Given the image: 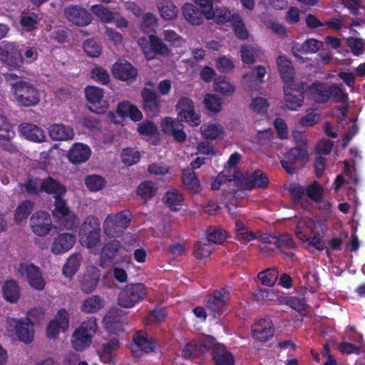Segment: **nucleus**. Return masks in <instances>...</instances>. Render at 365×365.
<instances>
[{"label":"nucleus","instance_id":"1","mask_svg":"<svg viewBox=\"0 0 365 365\" xmlns=\"http://www.w3.org/2000/svg\"><path fill=\"white\" fill-rule=\"evenodd\" d=\"M100 222L94 216H88L82 224L80 230V242L93 253L99 250Z\"/></svg>","mask_w":365,"mask_h":365},{"label":"nucleus","instance_id":"2","mask_svg":"<svg viewBox=\"0 0 365 365\" xmlns=\"http://www.w3.org/2000/svg\"><path fill=\"white\" fill-rule=\"evenodd\" d=\"M96 330L97 323L95 318L91 317L83 322L72 335L71 341L73 349L83 351L90 346Z\"/></svg>","mask_w":365,"mask_h":365},{"label":"nucleus","instance_id":"3","mask_svg":"<svg viewBox=\"0 0 365 365\" xmlns=\"http://www.w3.org/2000/svg\"><path fill=\"white\" fill-rule=\"evenodd\" d=\"M11 86L14 98L19 105L34 106L39 103L40 93L31 83L19 81L11 83Z\"/></svg>","mask_w":365,"mask_h":365},{"label":"nucleus","instance_id":"4","mask_svg":"<svg viewBox=\"0 0 365 365\" xmlns=\"http://www.w3.org/2000/svg\"><path fill=\"white\" fill-rule=\"evenodd\" d=\"M308 97L317 103L327 102L331 96L337 101H342L346 98V94L342 89L336 86L329 88L324 83H314L307 91Z\"/></svg>","mask_w":365,"mask_h":365},{"label":"nucleus","instance_id":"5","mask_svg":"<svg viewBox=\"0 0 365 365\" xmlns=\"http://www.w3.org/2000/svg\"><path fill=\"white\" fill-rule=\"evenodd\" d=\"M6 329L11 336H15L19 341L29 344L34 339V331L33 324L28 319H8Z\"/></svg>","mask_w":365,"mask_h":365},{"label":"nucleus","instance_id":"6","mask_svg":"<svg viewBox=\"0 0 365 365\" xmlns=\"http://www.w3.org/2000/svg\"><path fill=\"white\" fill-rule=\"evenodd\" d=\"M146 295L147 289L143 284H129L119 293L118 304L125 308H130L144 299Z\"/></svg>","mask_w":365,"mask_h":365},{"label":"nucleus","instance_id":"7","mask_svg":"<svg viewBox=\"0 0 365 365\" xmlns=\"http://www.w3.org/2000/svg\"><path fill=\"white\" fill-rule=\"evenodd\" d=\"M85 98L89 103L88 109L96 114H103L109 108V102L105 98L103 88L89 86L84 89Z\"/></svg>","mask_w":365,"mask_h":365},{"label":"nucleus","instance_id":"8","mask_svg":"<svg viewBox=\"0 0 365 365\" xmlns=\"http://www.w3.org/2000/svg\"><path fill=\"white\" fill-rule=\"evenodd\" d=\"M176 112L180 121L190 126H198L201 123L200 114L196 111L194 102L189 98H181L176 105Z\"/></svg>","mask_w":365,"mask_h":365},{"label":"nucleus","instance_id":"9","mask_svg":"<svg viewBox=\"0 0 365 365\" xmlns=\"http://www.w3.org/2000/svg\"><path fill=\"white\" fill-rule=\"evenodd\" d=\"M17 272L21 278L28 282L33 289L38 291L44 289L46 281L37 266L30 263H21L17 269Z\"/></svg>","mask_w":365,"mask_h":365},{"label":"nucleus","instance_id":"10","mask_svg":"<svg viewBox=\"0 0 365 365\" xmlns=\"http://www.w3.org/2000/svg\"><path fill=\"white\" fill-rule=\"evenodd\" d=\"M129 223L130 219L126 213H112L105 219L103 230L107 236L118 237L126 229Z\"/></svg>","mask_w":365,"mask_h":365},{"label":"nucleus","instance_id":"11","mask_svg":"<svg viewBox=\"0 0 365 365\" xmlns=\"http://www.w3.org/2000/svg\"><path fill=\"white\" fill-rule=\"evenodd\" d=\"M54 206L55 207L52 211L54 219L63 227L67 229L73 228L77 223V217L70 210L66 202L61 197L56 199Z\"/></svg>","mask_w":365,"mask_h":365},{"label":"nucleus","instance_id":"12","mask_svg":"<svg viewBox=\"0 0 365 365\" xmlns=\"http://www.w3.org/2000/svg\"><path fill=\"white\" fill-rule=\"evenodd\" d=\"M0 60L13 68H19L24 64L19 46L10 42L0 44Z\"/></svg>","mask_w":365,"mask_h":365},{"label":"nucleus","instance_id":"13","mask_svg":"<svg viewBox=\"0 0 365 365\" xmlns=\"http://www.w3.org/2000/svg\"><path fill=\"white\" fill-rule=\"evenodd\" d=\"M30 227L35 235L41 237L48 235L54 227L50 214L45 211L36 212L31 216Z\"/></svg>","mask_w":365,"mask_h":365},{"label":"nucleus","instance_id":"14","mask_svg":"<svg viewBox=\"0 0 365 365\" xmlns=\"http://www.w3.org/2000/svg\"><path fill=\"white\" fill-rule=\"evenodd\" d=\"M138 42L148 59L154 58L157 53L167 55L169 52L167 46L159 38L154 35L150 36L149 41L140 38Z\"/></svg>","mask_w":365,"mask_h":365},{"label":"nucleus","instance_id":"15","mask_svg":"<svg viewBox=\"0 0 365 365\" xmlns=\"http://www.w3.org/2000/svg\"><path fill=\"white\" fill-rule=\"evenodd\" d=\"M305 148L306 143L300 148L292 149L282 160V165L288 173L294 172L295 168L298 167L297 164L301 166L307 160V151Z\"/></svg>","mask_w":365,"mask_h":365},{"label":"nucleus","instance_id":"16","mask_svg":"<svg viewBox=\"0 0 365 365\" xmlns=\"http://www.w3.org/2000/svg\"><path fill=\"white\" fill-rule=\"evenodd\" d=\"M235 14L224 6L213 7V5L209 4L203 8L205 18L212 20L218 24H224L228 21L232 22Z\"/></svg>","mask_w":365,"mask_h":365},{"label":"nucleus","instance_id":"17","mask_svg":"<svg viewBox=\"0 0 365 365\" xmlns=\"http://www.w3.org/2000/svg\"><path fill=\"white\" fill-rule=\"evenodd\" d=\"M155 346V344L153 339L148 337L146 332L139 331L133 336L130 349L132 354L135 356H140L143 353L152 351L154 349Z\"/></svg>","mask_w":365,"mask_h":365},{"label":"nucleus","instance_id":"18","mask_svg":"<svg viewBox=\"0 0 365 365\" xmlns=\"http://www.w3.org/2000/svg\"><path fill=\"white\" fill-rule=\"evenodd\" d=\"M113 76L123 81L135 79L138 76L137 69L127 60L119 59L111 68Z\"/></svg>","mask_w":365,"mask_h":365},{"label":"nucleus","instance_id":"19","mask_svg":"<svg viewBox=\"0 0 365 365\" xmlns=\"http://www.w3.org/2000/svg\"><path fill=\"white\" fill-rule=\"evenodd\" d=\"M268 183L267 177L261 171L242 173L238 175V186L243 189L264 187Z\"/></svg>","mask_w":365,"mask_h":365},{"label":"nucleus","instance_id":"20","mask_svg":"<svg viewBox=\"0 0 365 365\" xmlns=\"http://www.w3.org/2000/svg\"><path fill=\"white\" fill-rule=\"evenodd\" d=\"M92 154L91 148L82 143H75L69 148L67 153L68 161L74 165L86 163L89 160Z\"/></svg>","mask_w":365,"mask_h":365},{"label":"nucleus","instance_id":"21","mask_svg":"<svg viewBox=\"0 0 365 365\" xmlns=\"http://www.w3.org/2000/svg\"><path fill=\"white\" fill-rule=\"evenodd\" d=\"M142 105L145 110L151 116L157 115L161 108V100L151 89L145 87L141 91Z\"/></svg>","mask_w":365,"mask_h":365},{"label":"nucleus","instance_id":"22","mask_svg":"<svg viewBox=\"0 0 365 365\" xmlns=\"http://www.w3.org/2000/svg\"><path fill=\"white\" fill-rule=\"evenodd\" d=\"M69 323L68 314L66 310H59L47 327L49 338H56L61 332H64Z\"/></svg>","mask_w":365,"mask_h":365},{"label":"nucleus","instance_id":"23","mask_svg":"<svg viewBox=\"0 0 365 365\" xmlns=\"http://www.w3.org/2000/svg\"><path fill=\"white\" fill-rule=\"evenodd\" d=\"M160 127L165 134L173 136L175 141L181 143L185 140L186 133L182 125L176 119L166 117L162 120Z\"/></svg>","mask_w":365,"mask_h":365},{"label":"nucleus","instance_id":"24","mask_svg":"<svg viewBox=\"0 0 365 365\" xmlns=\"http://www.w3.org/2000/svg\"><path fill=\"white\" fill-rule=\"evenodd\" d=\"M65 16L68 21L81 26H87L92 21L91 15L86 9L78 6L66 9Z\"/></svg>","mask_w":365,"mask_h":365},{"label":"nucleus","instance_id":"25","mask_svg":"<svg viewBox=\"0 0 365 365\" xmlns=\"http://www.w3.org/2000/svg\"><path fill=\"white\" fill-rule=\"evenodd\" d=\"M274 329L269 319H260L255 323L252 327V336L259 341H265L274 335Z\"/></svg>","mask_w":365,"mask_h":365},{"label":"nucleus","instance_id":"26","mask_svg":"<svg viewBox=\"0 0 365 365\" xmlns=\"http://www.w3.org/2000/svg\"><path fill=\"white\" fill-rule=\"evenodd\" d=\"M213 341L214 339L212 336H206L200 338L199 344H197L195 341L187 343L182 350V356L185 359L191 358L210 348Z\"/></svg>","mask_w":365,"mask_h":365},{"label":"nucleus","instance_id":"27","mask_svg":"<svg viewBox=\"0 0 365 365\" xmlns=\"http://www.w3.org/2000/svg\"><path fill=\"white\" fill-rule=\"evenodd\" d=\"M76 242L73 235L61 233L53 239L51 250L55 255H62L70 250Z\"/></svg>","mask_w":365,"mask_h":365},{"label":"nucleus","instance_id":"28","mask_svg":"<svg viewBox=\"0 0 365 365\" xmlns=\"http://www.w3.org/2000/svg\"><path fill=\"white\" fill-rule=\"evenodd\" d=\"M116 114L121 118H129L134 122L143 119V115L140 109L128 101H123L118 103L115 109Z\"/></svg>","mask_w":365,"mask_h":365},{"label":"nucleus","instance_id":"29","mask_svg":"<svg viewBox=\"0 0 365 365\" xmlns=\"http://www.w3.org/2000/svg\"><path fill=\"white\" fill-rule=\"evenodd\" d=\"M50 137L56 141H68L73 139L75 133L73 128L63 123H55L48 128Z\"/></svg>","mask_w":365,"mask_h":365},{"label":"nucleus","instance_id":"30","mask_svg":"<svg viewBox=\"0 0 365 365\" xmlns=\"http://www.w3.org/2000/svg\"><path fill=\"white\" fill-rule=\"evenodd\" d=\"M205 4H202L201 10H199L194 4L185 3L182 7V13L185 19L192 25H200L204 22L205 16L203 8Z\"/></svg>","mask_w":365,"mask_h":365},{"label":"nucleus","instance_id":"31","mask_svg":"<svg viewBox=\"0 0 365 365\" xmlns=\"http://www.w3.org/2000/svg\"><path fill=\"white\" fill-rule=\"evenodd\" d=\"M101 277L99 269L96 267H88L81 282L83 292L88 293L96 287Z\"/></svg>","mask_w":365,"mask_h":365},{"label":"nucleus","instance_id":"32","mask_svg":"<svg viewBox=\"0 0 365 365\" xmlns=\"http://www.w3.org/2000/svg\"><path fill=\"white\" fill-rule=\"evenodd\" d=\"M285 106L292 110H298L304 102L302 91L287 86L284 88Z\"/></svg>","mask_w":365,"mask_h":365},{"label":"nucleus","instance_id":"33","mask_svg":"<svg viewBox=\"0 0 365 365\" xmlns=\"http://www.w3.org/2000/svg\"><path fill=\"white\" fill-rule=\"evenodd\" d=\"M317 224L309 218L300 219L297 225L295 234L297 238L302 242H309L310 237L314 234Z\"/></svg>","mask_w":365,"mask_h":365},{"label":"nucleus","instance_id":"34","mask_svg":"<svg viewBox=\"0 0 365 365\" xmlns=\"http://www.w3.org/2000/svg\"><path fill=\"white\" fill-rule=\"evenodd\" d=\"M156 6L160 16L165 20H173L178 15V8L172 0H158Z\"/></svg>","mask_w":365,"mask_h":365},{"label":"nucleus","instance_id":"35","mask_svg":"<svg viewBox=\"0 0 365 365\" xmlns=\"http://www.w3.org/2000/svg\"><path fill=\"white\" fill-rule=\"evenodd\" d=\"M229 299V292L227 289L215 291L207 299L208 308L213 312H219Z\"/></svg>","mask_w":365,"mask_h":365},{"label":"nucleus","instance_id":"36","mask_svg":"<svg viewBox=\"0 0 365 365\" xmlns=\"http://www.w3.org/2000/svg\"><path fill=\"white\" fill-rule=\"evenodd\" d=\"M41 191L53 195L56 199L64 195L66 190L64 186L57 180L51 178H47L42 180L41 182Z\"/></svg>","mask_w":365,"mask_h":365},{"label":"nucleus","instance_id":"37","mask_svg":"<svg viewBox=\"0 0 365 365\" xmlns=\"http://www.w3.org/2000/svg\"><path fill=\"white\" fill-rule=\"evenodd\" d=\"M2 294L5 300L15 303L20 297L21 289L16 281L8 280L2 287Z\"/></svg>","mask_w":365,"mask_h":365},{"label":"nucleus","instance_id":"38","mask_svg":"<svg viewBox=\"0 0 365 365\" xmlns=\"http://www.w3.org/2000/svg\"><path fill=\"white\" fill-rule=\"evenodd\" d=\"M279 71L283 81L287 86H292L294 78V70L291 66L290 61L284 56H279L277 60Z\"/></svg>","mask_w":365,"mask_h":365},{"label":"nucleus","instance_id":"39","mask_svg":"<svg viewBox=\"0 0 365 365\" xmlns=\"http://www.w3.org/2000/svg\"><path fill=\"white\" fill-rule=\"evenodd\" d=\"M20 129L24 136L29 140L40 143L46 138L44 131L36 125L25 124Z\"/></svg>","mask_w":365,"mask_h":365},{"label":"nucleus","instance_id":"40","mask_svg":"<svg viewBox=\"0 0 365 365\" xmlns=\"http://www.w3.org/2000/svg\"><path fill=\"white\" fill-rule=\"evenodd\" d=\"M120 248L118 241L113 240L103 246L101 252L100 265L104 267L107 262L113 259Z\"/></svg>","mask_w":365,"mask_h":365},{"label":"nucleus","instance_id":"41","mask_svg":"<svg viewBox=\"0 0 365 365\" xmlns=\"http://www.w3.org/2000/svg\"><path fill=\"white\" fill-rule=\"evenodd\" d=\"M215 365H234L232 354L222 345L217 346L214 351Z\"/></svg>","mask_w":365,"mask_h":365},{"label":"nucleus","instance_id":"42","mask_svg":"<svg viewBox=\"0 0 365 365\" xmlns=\"http://www.w3.org/2000/svg\"><path fill=\"white\" fill-rule=\"evenodd\" d=\"M104 306L103 299L98 295H92L83 301L81 309L86 313H95L103 308Z\"/></svg>","mask_w":365,"mask_h":365},{"label":"nucleus","instance_id":"43","mask_svg":"<svg viewBox=\"0 0 365 365\" xmlns=\"http://www.w3.org/2000/svg\"><path fill=\"white\" fill-rule=\"evenodd\" d=\"M232 170L230 169H225L222 171L217 177L212 182V189L215 190L223 188L228 182L235 180L238 185V175H233L231 174Z\"/></svg>","mask_w":365,"mask_h":365},{"label":"nucleus","instance_id":"44","mask_svg":"<svg viewBox=\"0 0 365 365\" xmlns=\"http://www.w3.org/2000/svg\"><path fill=\"white\" fill-rule=\"evenodd\" d=\"M235 235L237 240L243 242H250L256 238V235L240 219L235 220Z\"/></svg>","mask_w":365,"mask_h":365},{"label":"nucleus","instance_id":"45","mask_svg":"<svg viewBox=\"0 0 365 365\" xmlns=\"http://www.w3.org/2000/svg\"><path fill=\"white\" fill-rule=\"evenodd\" d=\"M214 91L222 96H230L234 94L235 86L225 77H220L214 81Z\"/></svg>","mask_w":365,"mask_h":365},{"label":"nucleus","instance_id":"46","mask_svg":"<svg viewBox=\"0 0 365 365\" xmlns=\"http://www.w3.org/2000/svg\"><path fill=\"white\" fill-rule=\"evenodd\" d=\"M33 210L34 203L32 202L26 200L21 202L15 210L14 220L16 223L26 221Z\"/></svg>","mask_w":365,"mask_h":365},{"label":"nucleus","instance_id":"47","mask_svg":"<svg viewBox=\"0 0 365 365\" xmlns=\"http://www.w3.org/2000/svg\"><path fill=\"white\" fill-rule=\"evenodd\" d=\"M163 200L169 208L177 210L182 205L183 197L178 190H171L165 194Z\"/></svg>","mask_w":365,"mask_h":365},{"label":"nucleus","instance_id":"48","mask_svg":"<svg viewBox=\"0 0 365 365\" xmlns=\"http://www.w3.org/2000/svg\"><path fill=\"white\" fill-rule=\"evenodd\" d=\"M82 258L78 254L71 255L63 268V274L68 278H71L80 267Z\"/></svg>","mask_w":365,"mask_h":365},{"label":"nucleus","instance_id":"49","mask_svg":"<svg viewBox=\"0 0 365 365\" xmlns=\"http://www.w3.org/2000/svg\"><path fill=\"white\" fill-rule=\"evenodd\" d=\"M200 130L203 137L210 140L221 138L224 134L222 126L217 123L203 125Z\"/></svg>","mask_w":365,"mask_h":365},{"label":"nucleus","instance_id":"50","mask_svg":"<svg viewBox=\"0 0 365 365\" xmlns=\"http://www.w3.org/2000/svg\"><path fill=\"white\" fill-rule=\"evenodd\" d=\"M203 103L209 111L214 113L220 112L222 108V99L213 93L205 94Z\"/></svg>","mask_w":365,"mask_h":365},{"label":"nucleus","instance_id":"51","mask_svg":"<svg viewBox=\"0 0 365 365\" xmlns=\"http://www.w3.org/2000/svg\"><path fill=\"white\" fill-rule=\"evenodd\" d=\"M158 187L156 185L151 181H144L141 182L137 189V194L144 200H148L153 197L157 192Z\"/></svg>","mask_w":365,"mask_h":365},{"label":"nucleus","instance_id":"52","mask_svg":"<svg viewBox=\"0 0 365 365\" xmlns=\"http://www.w3.org/2000/svg\"><path fill=\"white\" fill-rule=\"evenodd\" d=\"M260 49L250 45H243L241 47L242 61L247 64L253 63L260 54Z\"/></svg>","mask_w":365,"mask_h":365},{"label":"nucleus","instance_id":"53","mask_svg":"<svg viewBox=\"0 0 365 365\" xmlns=\"http://www.w3.org/2000/svg\"><path fill=\"white\" fill-rule=\"evenodd\" d=\"M182 178L183 184L189 190L195 193L200 192V185L199 180L192 171L184 170Z\"/></svg>","mask_w":365,"mask_h":365},{"label":"nucleus","instance_id":"54","mask_svg":"<svg viewBox=\"0 0 365 365\" xmlns=\"http://www.w3.org/2000/svg\"><path fill=\"white\" fill-rule=\"evenodd\" d=\"M91 11L103 23H110L114 20V14L103 5H93Z\"/></svg>","mask_w":365,"mask_h":365},{"label":"nucleus","instance_id":"55","mask_svg":"<svg viewBox=\"0 0 365 365\" xmlns=\"http://www.w3.org/2000/svg\"><path fill=\"white\" fill-rule=\"evenodd\" d=\"M121 160L122 162L127 166H130L133 164L137 163L141 157L140 153L135 149L127 148L121 152Z\"/></svg>","mask_w":365,"mask_h":365},{"label":"nucleus","instance_id":"56","mask_svg":"<svg viewBox=\"0 0 365 365\" xmlns=\"http://www.w3.org/2000/svg\"><path fill=\"white\" fill-rule=\"evenodd\" d=\"M14 135L11 126L4 117L0 116V143H9Z\"/></svg>","mask_w":365,"mask_h":365},{"label":"nucleus","instance_id":"57","mask_svg":"<svg viewBox=\"0 0 365 365\" xmlns=\"http://www.w3.org/2000/svg\"><path fill=\"white\" fill-rule=\"evenodd\" d=\"M228 237V232L221 227L210 228L207 232V240L215 244H222Z\"/></svg>","mask_w":365,"mask_h":365},{"label":"nucleus","instance_id":"58","mask_svg":"<svg viewBox=\"0 0 365 365\" xmlns=\"http://www.w3.org/2000/svg\"><path fill=\"white\" fill-rule=\"evenodd\" d=\"M106 182L103 177L97 175H88L85 180L87 188L92 192L102 190L105 187Z\"/></svg>","mask_w":365,"mask_h":365},{"label":"nucleus","instance_id":"59","mask_svg":"<svg viewBox=\"0 0 365 365\" xmlns=\"http://www.w3.org/2000/svg\"><path fill=\"white\" fill-rule=\"evenodd\" d=\"M207 240L199 241L195 247V255L198 259L209 257L212 252V247Z\"/></svg>","mask_w":365,"mask_h":365},{"label":"nucleus","instance_id":"60","mask_svg":"<svg viewBox=\"0 0 365 365\" xmlns=\"http://www.w3.org/2000/svg\"><path fill=\"white\" fill-rule=\"evenodd\" d=\"M259 281L264 286H272L278 277V272L275 269H267L259 273Z\"/></svg>","mask_w":365,"mask_h":365},{"label":"nucleus","instance_id":"61","mask_svg":"<svg viewBox=\"0 0 365 365\" xmlns=\"http://www.w3.org/2000/svg\"><path fill=\"white\" fill-rule=\"evenodd\" d=\"M232 26L235 35L240 39H246L249 36L248 31L247 30L245 24L243 23L241 17L238 14H235L234 20L232 21Z\"/></svg>","mask_w":365,"mask_h":365},{"label":"nucleus","instance_id":"62","mask_svg":"<svg viewBox=\"0 0 365 365\" xmlns=\"http://www.w3.org/2000/svg\"><path fill=\"white\" fill-rule=\"evenodd\" d=\"M83 48L85 53L90 57L96 58L101 53V47L93 39H88L84 41Z\"/></svg>","mask_w":365,"mask_h":365},{"label":"nucleus","instance_id":"63","mask_svg":"<svg viewBox=\"0 0 365 365\" xmlns=\"http://www.w3.org/2000/svg\"><path fill=\"white\" fill-rule=\"evenodd\" d=\"M138 131L140 135L153 137L158 133V128L153 122L144 120L138 125Z\"/></svg>","mask_w":365,"mask_h":365},{"label":"nucleus","instance_id":"64","mask_svg":"<svg viewBox=\"0 0 365 365\" xmlns=\"http://www.w3.org/2000/svg\"><path fill=\"white\" fill-rule=\"evenodd\" d=\"M251 110L256 113H264L267 110L269 103L263 97H254L250 105Z\"/></svg>","mask_w":365,"mask_h":365}]
</instances>
